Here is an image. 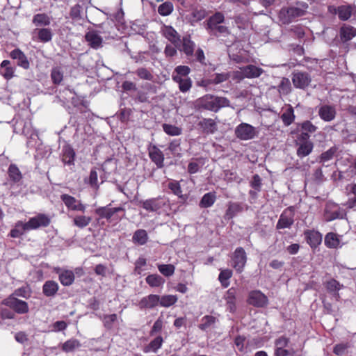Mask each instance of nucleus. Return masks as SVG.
<instances>
[{"label": "nucleus", "instance_id": "f257e3e1", "mask_svg": "<svg viewBox=\"0 0 356 356\" xmlns=\"http://www.w3.org/2000/svg\"><path fill=\"white\" fill-rule=\"evenodd\" d=\"M229 106L230 102L227 98L212 95H205L196 99L194 102L195 109L207 110L213 112H217L220 108Z\"/></svg>", "mask_w": 356, "mask_h": 356}, {"label": "nucleus", "instance_id": "f03ea898", "mask_svg": "<svg viewBox=\"0 0 356 356\" xmlns=\"http://www.w3.org/2000/svg\"><path fill=\"white\" fill-rule=\"evenodd\" d=\"M308 4L305 2H297L295 6L282 8L279 13L280 20L283 24H289L296 17L306 14Z\"/></svg>", "mask_w": 356, "mask_h": 356}, {"label": "nucleus", "instance_id": "7ed1b4c3", "mask_svg": "<svg viewBox=\"0 0 356 356\" xmlns=\"http://www.w3.org/2000/svg\"><path fill=\"white\" fill-rule=\"evenodd\" d=\"M324 219L327 222L337 219H343L346 217V212L337 204L327 202L324 209Z\"/></svg>", "mask_w": 356, "mask_h": 356}, {"label": "nucleus", "instance_id": "20e7f679", "mask_svg": "<svg viewBox=\"0 0 356 356\" xmlns=\"http://www.w3.org/2000/svg\"><path fill=\"white\" fill-rule=\"evenodd\" d=\"M2 304L10 307L16 313L24 314L29 312V305L26 302L17 299L14 296H10L2 301Z\"/></svg>", "mask_w": 356, "mask_h": 356}, {"label": "nucleus", "instance_id": "39448f33", "mask_svg": "<svg viewBox=\"0 0 356 356\" xmlns=\"http://www.w3.org/2000/svg\"><path fill=\"white\" fill-rule=\"evenodd\" d=\"M168 200L164 197L151 198L140 202L141 207L147 211L159 212V211L167 205Z\"/></svg>", "mask_w": 356, "mask_h": 356}, {"label": "nucleus", "instance_id": "423d86ee", "mask_svg": "<svg viewBox=\"0 0 356 356\" xmlns=\"http://www.w3.org/2000/svg\"><path fill=\"white\" fill-rule=\"evenodd\" d=\"M233 268L238 273H241L247 262V255L244 249L241 247L237 248L232 257Z\"/></svg>", "mask_w": 356, "mask_h": 356}, {"label": "nucleus", "instance_id": "0eeeda50", "mask_svg": "<svg viewBox=\"0 0 356 356\" xmlns=\"http://www.w3.org/2000/svg\"><path fill=\"white\" fill-rule=\"evenodd\" d=\"M236 136L243 140L253 138L256 136V130L254 127L247 123H241L235 129Z\"/></svg>", "mask_w": 356, "mask_h": 356}, {"label": "nucleus", "instance_id": "6e6552de", "mask_svg": "<svg viewBox=\"0 0 356 356\" xmlns=\"http://www.w3.org/2000/svg\"><path fill=\"white\" fill-rule=\"evenodd\" d=\"M310 75L305 72H294L292 74L293 86L300 89H305L311 83Z\"/></svg>", "mask_w": 356, "mask_h": 356}, {"label": "nucleus", "instance_id": "1a4fd4ad", "mask_svg": "<svg viewBox=\"0 0 356 356\" xmlns=\"http://www.w3.org/2000/svg\"><path fill=\"white\" fill-rule=\"evenodd\" d=\"M51 223V218L46 214L39 213L31 218L26 222V227L29 229H36L40 227H47Z\"/></svg>", "mask_w": 356, "mask_h": 356}, {"label": "nucleus", "instance_id": "9d476101", "mask_svg": "<svg viewBox=\"0 0 356 356\" xmlns=\"http://www.w3.org/2000/svg\"><path fill=\"white\" fill-rule=\"evenodd\" d=\"M268 298L260 291L255 290L249 293L248 302L256 307H264L268 304Z\"/></svg>", "mask_w": 356, "mask_h": 356}, {"label": "nucleus", "instance_id": "9b49d317", "mask_svg": "<svg viewBox=\"0 0 356 356\" xmlns=\"http://www.w3.org/2000/svg\"><path fill=\"white\" fill-rule=\"evenodd\" d=\"M318 113L322 120L331 122L336 118V106L331 104L321 105L318 106Z\"/></svg>", "mask_w": 356, "mask_h": 356}, {"label": "nucleus", "instance_id": "f8f14e48", "mask_svg": "<svg viewBox=\"0 0 356 356\" xmlns=\"http://www.w3.org/2000/svg\"><path fill=\"white\" fill-rule=\"evenodd\" d=\"M293 217L294 213L292 207L288 208L281 214L276 228L277 229L289 228L294 222Z\"/></svg>", "mask_w": 356, "mask_h": 356}, {"label": "nucleus", "instance_id": "ddd939ff", "mask_svg": "<svg viewBox=\"0 0 356 356\" xmlns=\"http://www.w3.org/2000/svg\"><path fill=\"white\" fill-rule=\"evenodd\" d=\"M60 199L69 209L82 212H84L86 210L84 204L70 195L63 194L60 195Z\"/></svg>", "mask_w": 356, "mask_h": 356}, {"label": "nucleus", "instance_id": "4468645a", "mask_svg": "<svg viewBox=\"0 0 356 356\" xmlns=\"http://www.w3.org/2000/svg\"><path fill=\"white\" fill-rule=\"evenodd\" d=\"M110 205L101 207L95 209V213L101 218H106L109 220L111 217L116 213L124 211L125 209L122 207H110Z\"/></svg>", "mask_w": 356, "mask_h": 356}, {"label": "nucleus", "instance_id": "2eb2a0df", "mask_svg": "<svg viewBox=\"0 0 356 356\" xmlns=\"http://www.w3.org/2000/svg\"><path fill=\"white\" fill-rule=\"evenodd\" d=\"M161 33L175 47L179 45V42H181L180 35L173 27L171 26H164Z\"/></svg>", "mask_w": 356, "mask_h": 356}, {"label": "nucleus", "instance_id": "dca6fc26", "mask_svg": "<svg viewBox=\"0 0 356 356\" xmlns=\"http://www.w3.org/2000/svg\"><path fill=\"white\" fill-rule=\"evenodd\" d=\"M195 44L193 42L190 36H184L179 42V45L176 47L177 49L183 51L187 56H192L194 53Z\"/></svg>", "mask_w": 356, "mask_h": 356}, {"label": "nucleus", "instance_id": "f3484780", "mask_svg": "<svg viewBox=\"0 0 356 356\" xmlns=\"http://www.w3.org/2000/svg\"><path fill=\"white\" fill-rule=\"evenodd\" d=\"M10 56L15 60H17V65L24 70H28L30 67L29 61L24 54V53L19 49H15L10 53Z\"/></svg>", "mask_w": 356, "mask_h": 356}, {"label": "nucleus", "instance_id": "a211bd4d", "mask_svg": "<svg viewBox=\"0 0 356 356\" xmlns=\"http://www.w3.org/2000/svg\"><path fill=\"white\" fill-rule=\"evenodd\" d=\"M160 296L155 294H150L143 298L138 302L140 309H152L159 305Z\"/></svg>", "mask_w": 356, "mask_h": 356}, {"label": "nucleus", "instance_id": "6ab92c4d", "mask_svg": "<svg viewBox=\"0 0 356 356\" xmlns=\"http://www.w3.org/2000/svg\"><path fill=\"white\" fill-rule=\"evenodd\" d=\"M198 126L206 134H213L218 130V126L214 120L211 118H204L199 122Z\"/></svg>", "mask_w": 356, "mask_h": 356}, {"label": "nucleus", "instance_id": "aec40b11", "mask_svg": "<svg viewBox=\"0 0 356 356\" xmlns=\"http://www.w3.org/2000/svg\"><path fill=\"white\" fill-rule=\"evenodd\" d=\"M305 236L307 242L312 248H316L322 241V235L318 231L307 230L305 232Z\"/></svg>", "mask_w": 356, "mask_h": 356}, {"label": "nucleus", "instance_id": "412c9836", "mask_svg": "<svg viewBox=\"0 0 356 356\" xmlns=\"http://www.w3.org/2000/svg\"><path fill=\"white\" fill-rule=\"evenodd\" d=\"M148 150L151 160L157 165L158 168H162L164 161L163 152L155 145L149 147Z\"/></svg>", "mask_w": 356, "mask_h": 356}, {"label": "nucleus", "instance_id": "4be33fe9", "mask_svg": "<svg viewBox=\"0 0 356 356\" xmlns=\"http://www.w3.org/2000/svg\"><path fill=\"white\" fill-rule=\"evenodd\" d=\"M86 40L88 44L93 49H98L102 47V38L95 31L88 32L85 35Z\"/></svg>", "mask_w": 356, "mask_h": 356}, {"label": "nucleus", "instance_id": "5701e85b", "mask_svg": "<svg viewBox=\"0 0 356 356\" xmlns=\"http://www.w3.org/2000/svg\"><path fill=\"white\" fill-rule=\"evenodd\" d=\"M10 62L8 60H4L0 64V74L6 80H10L15 76V67L10 65Z\"/></svg>", "mask_w": 356, "mask_h": 356}, {"label": "nucleus", "instance_id": "b1692460", "mask_svg": "<svg viewBox=\"0 0 356 356\" xmlns=\"http://www.w3.org/2000/svg\"><path fill=\"white\" fill-rule=\"evenodd\" d=\"M356 36V28L344 24L340 29V38L342 42H346Z\"/></svg>", "mask_w": 356, "mask_h": 356}, {"label": "nucleus", "instance_id": "393cba45", "mask_svg": "<svg viewBox=\"0 0 356 356\" xmlns=\"http://www.w3.org/2000/svg\"><path fill=\"white\" fill-rule=\"evenodd\" d=\"M59 289L58 284L54 280H47L42 286V293L47 297H54Z\"/></svg>", "mask_w": 356, "mask_h": 356}, {"label": "nucleus", "instance_id": "a878e982", "mask_svg": "<svg viewBox=\"0 0 356 356\" xmlns=\"http://www.w3.org/2000/svg\"><path fill=\"white\" fill-rule=\"evenodd\" d=\"M297 155L300 158L308 156L314 148V144L312 141H305L304 143H297Z\"/></svg>", "mask_w": 356, "mask_h": 356}, {"label": "nucleus", "instance_id": "bb28decb", "mask_svg": "<svg viewBox=\"0 0 356 356\" xmlns=\"http://www.w3.org/2000/svg\"><path fill=\"white\" fill-rule=\"evenodd\" d=\"M236 289L232 287L227 291L224 296V298L226 300L227 309L230 312H234L236 309Z\"/></svg>", "mask_w": 356, "mask_h": 356}, {"label": "nucleus", "instance_id": "cd10ccee", "mask_svg": "<svg viewBox=\"0 0 356 356\" xmlns=\"http://www.w3.org/2000/svg\"><path fill=\"white\" fill-rule=\"evenodd\" d=\"M56 270L57 273H59V281L63 286H70L74 281V274L72 270Z\"/></svg>", "mask_w": 356, "mask_h": 356}, {"label": "nucleus", "instance_id": "c85d7f7f", "mask_svg": "<svg viewBox=\"0 0 356 356\" xmlns=\"http://www.w3.org/2000/svg\"><path fill=\"white\" fill-rule=\"evenodd\" d=\"M243 211L242 206L238 202H229L227 209L224 216L225 220L233 218L238 213Z\"/></svg>", "mask_w": 356, "mask_h": 356}, {"label": "nucleus", "instance_id": "c756f323", "mask_svg": "<svg viewBox=\"0 0 356 356\" xmlns=\"http://www.w3.org/2000/svg\"><path fill=\"white\" fill-rule=\"evenodd\" d=\"M172 79L179 84V88L182 92L188 91L192 86V81L189 78L181 77L179 75H172Z\"/></svg>", "mask_w": 356, "mask_h": 356}, {"label": "nucleus", "instance_id": "7c9ffc66", "mask_svg": "<svg viewBox=\"0 0 356 356\" xmlns=\"http://www.w3.org/2000/svg\"><path fill=\"white\" fill-rule=\"evenodd\" d=\"M245 78L253 79L261 76L264 70L254 65H248L243 67Z\"/></svg>", "mask_w": 356, "mask_h": 356}, {"label": "nucleus", "instance_id": "2f4dec72", "mask_svg": "<svg viewBox=\"0 0 356 356\" xmlns=\"http://www.w3.org/2000/svg\"><path fill=\"white\" fill-rule=\"evenodd\" d=\"M75 152L70 145L64 146L63 148V161L68 165L74 164Z\"/></svg>", "mask_w": 356, "mask_h": 356}, {"label": "nucleus", "instance_id": "473e14b6", "mask_svg": "<svg viewBox=\"0 0 356 356\" xmlns=\"http://www.w3.org/2000/svg\"><path fill=\"white\" fill-rule=\"evenodd\" d=\"M148 240V235L145 229H138L133 235L132 241L134 243L140 245H145Z\"/></svg>", "mask_w": 356, "mask_h": 356}, {"label": "nucleus", "instance_id": "72a5a7b5", "mask_svg": "<svg viewBox=\"0 0 356 356\" xmlns=\"http://www.w3.org/2000/svg\"><path fill=\"white\" fill-rule=\"evenodd\" d=\"M225 17L223 14L220 12H217L213 15L210 17L207 21L206 29L208 30L213 27H216V26L222 23Z\"/></svg>", "mask_w": 356, "mask_h": 356}, {"label": "nucleus", "instance_id": "f704fd0d", "mask_svg": "<svg viewBox=\"0 0 356 356\" xmlns=\"http://www.w3.org/2000/svg\"><path fill=\"white\" fill-rule=\"evenodd\" d=\"M281 119L285 126H289L293 123L295 120V115L293 108L291 105L281 115Z\"/></svg>", "mask_w": 356, "mask_h": 356}, {"label": "nucleus", "instance_id": "c9c22d12", "mask_svg": "<svg viewBox=\"0 0 356 356\" xmlns=\"http://www.w3.org/2000/svg\"><path fill=\"white\" fill-rule=\"evenodd\" d=\"M145 281L152 287H159L165 283V280L158 274L149 275Z\"/></svg>", "mask_w": 356, "mask_h": 356}, {"label": "nucleus", "instance_id": "e433bc0d", "mask_svg": "<svg viewBox=\"0 0 356 356\" xmlns=\"http://www.w3.org/2000/svg\"><path fill=\"white\" fill-rule=\"evenodd\" d=\"M340 241L337 235L330 232L325 237V244L329 248H337L339 246Z\"/></svg>", "mask_w": 356, "mask_h": 356}, {"label": "nucleus", "instance_id": "4c0bfd02", "mask_svg": "<svg viewBox=\"0 0 356 356\" xmlns=\"http://www.w3.org/2000/svg\"><path fill=\"white\" fill-rule=\"evenodd\" d=\"M27 230L30 229L29 227H26V222L24 223L22 221H18L15 224V228L10 231V235L13 238H18Z\"/></svg>", "mask_w": 356, "mask_h": 356}, {"label": "nucleus", "instance_id": "58836bf2", "mask_svg": "<svg viewBox=\"0 0 356 356\" xmlns=\"http://www.w3.org/2000/svg\"><path fill=\"white\" fill-rule=\"evenodd\" d=\"M336 13L338 14L339 18L341 20L345 21L350 17L352 15V8L349 5L340 6L337 8Z\"/></svg>", "mask_w": 356, "mask_h": 356}, {"label": "nucleus", "instance_id": "ea45409f", "mask_svg": "<svg viewBox=\"0 0 356 356\" xmlns=\"http://www.w3.org/2000/svg\"><path fill=\"white\" fill-rule=\"evenodd\" d=\"M193 22H198L207 16V10L202 6H196L192 9L191 12Z\"/></svg>", "mask_w": 356, "mask_h": 356}, {"label": "nucleus", "instance_id": "a19ab883", "mask_svg": "<svg viewBox=\"0 0 356 356\" xmlns=\"http://www.w3.org/2000/svg\"><path fill=\"white\" fill-rule=\"evenodd\" d=\"M325 286L327 291L334 293V298L338 301L340 298L339 293H338L339 290L340 289V284L339 282L333 279L330 280V281L327 282Z\"/></svg>", "mask_w": 356, "mask_h": 356}, {"label": "nucleus", "instance_id": "79ce46f5", "mask_svg": "<svg viewBox=\"0 0 356 356\" xmlns=\"http://www.w3.org/2000/svg\"><path fill=\"white\" fill-rule=\"evenodd\" d=\"M201 321L202 323L198 325V327L204 331L212 327L216 323L217 318L213 316L206 315L202 318Z\"/></svg>", "mask_w": 356, "mask_h": 356}, {"label": "nucleus", "instance_id": "37998d69", "mask_svg": "<svg viewBox=\"0 0 356 356\" xmlns=\"http://www.w3.org/2000/svg\"><path fill=\"white\" fill-rule=\"evenodd\" d=\"M178 298L175 295H164L160 297L159 305L163 307H169L175 305Z\"/></svg>", "mask_w": 356, "mask_h": 356}, {"label": "nucleus", "instance_id": "c03bdc74", "mask_svg": "<svg viewBox=\"0 0 356 356\" xmlns=\"http://www.w3.org/2000/svg\"><path fill=\"white\" fill-rule=\"evenodd\" d=\"M38 32V39L40 42H48L51 40L52 33L49 29H35L34 33Z\"/></svg>", "mask_w": 356, "mask_h": 356}, {"label": "nucleus", "instance_id": "a18cd8bd", "mask_svg": "<svg viewBox=\"0 0 356 356\" xmlns=\"http://www.w3.org/2000/svg\"><path fill=\"white\" fill-rule=\"evenodd\" d=\"M232 276V270L230 269L222 270L219 274L218 280L224 288L229 285V280Z\"/></svg>", "mask_w": 356, "mask_h": 356}, {"label": "nucleus", "instance_id": "49530a36", "mask_svg": "<svg viewBox=\"0 0 356 356\" xmlns=\"http://www.w3.org/2000/svg\"><path fill=\"white\" fill-rule=\"evenodd\" d=\"M33 23L35 26H48L50 24V18L44 13L36 14L33 16Z\"/></svg>", "mask_w": 356, "mask_h": 356}, {"label": "nucleus", "instance_id": "de8ad7c7", "mask_svg": "<svg viewBox=\"0 0 356 356\" xmlns=\"http://www.w3.org/2000/svg\"><path fill=\"white\" fill-rule=\"evenodd\" d=\"M81 346L79 341L71 339L66 341L62 346V350L65 353L72 352Z\"/></svg>", "mask_w": 356, "mask_h": 356}, {"label": "nucleus", "instance_id": "09e8293b", "mask_svg": "<svg viewBox=\"0 0 356 356\" xmlns=\"http://www.w3.org/2000/svg\"><path fill=\"white\" fill-rule=\"evenodd\" d=\"M216 200V196L211 193H208L204 195L200 202V207L202 208H208L211 207Z\"/></svg>", "mask_w": 356, "mask_h": 356}, {"label": "nucleus", "instance_id": "8fccbe9b", "mask_svg": "<svg viewBox=\"0 0 356 356\" xmlns=\"http://www.w3.org/2000/svg\"><path fill=\"white\" fill-rule=\"evenodd\" d=\"M174 10V6L172 2L165 1L158 7V13L162 16L170 15Z\"/></svg>", "mask_w": 356, "mask_h": 356}, {"label": "nucleus", "instance_id": "3c124183", "mask_svg": "<svg viewBox=\"0 0 356 356\" xmlns=\"http://www.w3.org/2000/svg\"><path fill=\"white\" fill-rule=\"evenodd\" d=\"M92 218L86 216H76L74 220V225L79 228H84L91 222Z\"/></svg>", "mask_w": 356, "mask_h": 356}, {"label": "nucleus", "instance_id": "603ef678", "mask_svg": "<svg viewBox=\"0 0 356 356\" xmlns=\"http://www.w3.org/2000/svg\"><path fill=\"white\" fill-rule=\"evenodd\" d=\"M291 90V83L289 79L282 78L279 86L278 91L280 94L286 95H288Z\"/></svg>", "mask_w": 356, "mask_h": 356}, {"label": "nucleus", "instance_id": "864d4df0", "mask_svg": "<svg viewBox=\"0 0 356 356\" xmlns=\"http://www.w3.org/2000/svg\"><path fill=\"white\" fill-rule=\"evenodd\" d=\"M159 272L165 277L172 276L175 270V267L172 264H158Z\"/></svg>", "mask_w": 356, "mask_h": 356}, {"label": "nucleus", "instance_id": "5fc2aeb1", "mask_svg": "<svg viewBox=\"0 0 356 356\" xmlns=\"http://www.w3.org/2000/svg\"><path fill=\"white\" fill-rule=\"evenodd\" d=\"M163 131L170 136H176L181 134V129L175 125L163 124L162 125Z\"/></svg>", "mask_w": 356, "mask_h": 356}, {"label": "nucleus", "instance_id": "6e6d98bb", "mask_svg": "<svg viewBox=\"0 0 356 356\" xmlns=\"http://www.w3.org/2000/svg\"><path fill=\"white\" fill-rule=\"evenodd\" d=\"M8 172L10 178L15 182H17L22 179V174L19 168L14 164L9 166Z\"/></svg>", "mask_w": 356, "mask_h": 356}, {"label": "nucleus", "instance_id": "4d7b16f0", "mask_svg": "<svg viewBox=\"0 0 356 356\" xmlns=\"http://www.w3.org/2000/svg\"><path fill=\"white\" fill-rule=\"evenodd\" d=\"M346 190L348 191V194H353V198H350L346 203V205L349 208H353L356 206V184H348L346 187Z\"/></svg>", "mask_w": 356, "mask_h": 356}, {"label": "nucleus", "instance_id": "13d9d810", "mask_svg": "<svg viewBox=\"0 0 356 356\" xmlns=\"http://www.w3.org/2000/svg\"><path fill=\"white\" fill-rule=\"evenodd\" d=\"M51 78L54 84H59L63 81V73L60 68L54 67L51 70Z\"/></svg>", "mask_w": 356, "mask_h": 356}, {"label": "nucleus", "instance_id": "bf43d9fd", "mask_svg": "<svg viewBox=\"0 0 356 356\" xmlns=\"http://www.w3.org/2000/svg\"><path fill=\"white\" fill-rule=\"evenodd\" d=\"M168 188L171 191L179 198L185 200L184 196L182 195V191L179 183L177 181H172L168 183Z\"/></svg>", "mask_w": 356, "mask_h": 356}, {"label": "nucleus", "instance_id": "052dcab7", "mask_svg": "<svg viewBox=\"0 0 356 356\" xmlns=\"http://www.w3.org/2000/svg\"><path fill=\"white\" fill-rule=\"evenodd\" d=\"M135 73L137 74V76L144 80L147 81H152L154 78V76L145 67H140L137 69L135 72Z\"/></svg>", "mask_w": 356, "mask_h": 356}, {"label": "nucleus", "instance_id": "680f3d73", "mask_svg": "<svg viewBox=\"0 0 356 356\" xmlns=\"http://www.w3.org/2000/svg\"><path fill=\"white\" fill-rule=\"evenodd\" d=\"M88 184L95 191L99 189V185L98 184V176L95 169H92L88 177Z\"/></svg>", "mask_w": 356, "mask_h": 356}, {"label": "nucleus", "instance_id": "e2e57ef3", "mask_svg": "<svg viewBox=\"0 0 356 356\" xmlns=\"http://www.w3.org/2000/svg\"><path fill=\"white\" fill-rule=\"evenodd\" d=\"M301 131L309 134L314 133L317 130V127L313 124L309 120H305L299 124Z\"/></svg>", "mask_w": 356, "mask_h": 356}, {"label": "nucleus", "instance_id": "0e129e2a", "mask_svg": "<svg viewBox=\"0 0 356 356\" xmlns=\"http://www.w3.org/2000/svg\"><path fill=\"white\" fill-rule=\"evenodd\" d=\"M211 34L219 36L220 35H226L229 33L227 26L224 25H217L216 27H213L209 29Z\"/></svg>", "mask_w": 356, "mask_h": 356}, {"label": "nucleus", "instance_id": "69168bd1", "mask_svg": "<svg viewBox=\"0 0 356 356\" xmlns=\"http://www.w3.org/2000/svg\"><path fill=\"white\" fill-rule=\"evenodd\" d=\"M230 75L231 74L229 72L216 74L211 83L214 84H219L220 83H222L227 81L230 77Z\"/></svg>", "mask_w": 356, "mask_h": 356}, {"label": "nucleus", "instance_id": "338daca9", "mask_svg": "<svg viewBox=\"0 0 356 356\" xmlns=\"http://www.w3.org/2000/svg\"><path fill=\"white\" fill-rule=\"evenodd\" d=\"M163 341V338L161 336L156 337L149 343V349L154 352H156L159 348L161 347Z\"/></svg>", "mask_w": 356, "mask_h": 356}, {"label": "nucleus", "instance_id": "774afa93", "mask_svg": "<svg viewBox=\"0 0 356 356\" xmlns=\"http://www.w3.org/2000/svg\"><path fill=\"white\" fill-rule=\"evenodd\" d=\"M295 351L293 349L275 348V356H294Z\"/></svg>", "mask_w": 356, "mask_h": 356}]
</instances>
